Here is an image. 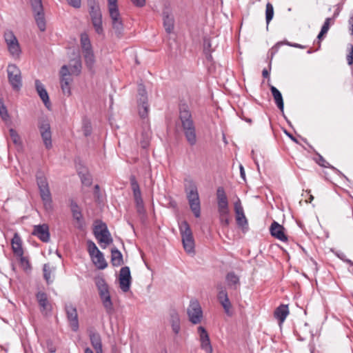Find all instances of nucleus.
Instances as JSON below:
<instances>
[{
    "label": "nucleus",
    "instance_id": "1a4fd4ad",
    "mask_svg": "<svg viewBox=\"0 0 353 353\" xmlns=\"http://www.w3.org/2000/svg\"><path fill=\"white\" fill-rule=\"evenodd\" d=\"M8 79L12 89L19 91L22 87L21 70L14 64H9L7 68Z\"/></svg>",
    "mask_w": 353,
    "mask_h": 353
},
{
    "label": "nucleus",
    "instance_id": "2eb2a0df",
    "mask_svg": "<svg viewBox=\"0 0 353 353\" xmlns=\"http://www.w3.org/2000/svg\"><path fill=\"white\" fill-rule=\"evenodd\" d=\"M5 40L8 45L10 53L14 57H19L21 50L18 41L12 32H8L5 34Z\"/></svg>",
    "mask_w": 353,
    "mask_h": 353
},
{
    "label": "nucleus",
    "instance_id": "7c9ffc66",
    "mask_svg": "<svg viewBox=\"0 0 353 353\" xmlns=\"http://www.w3.org/2000/svg\"><path fill=\"white\" fill-rule=\"evenodd\" d=\"M228 286L233 290H236L240 285L239 277L234 272H228L225 276Z\"/></svg>",
    "mask_w": 353,
    "mask_h": 353
},
{
    "label": "nucleus",
    "instance_id": "13d9d810",
    "mask_svg": "<svg viewBox=\"0 0 353 353\" xmlns=\"http://www.w3.org/2000/svg\"><path fill=\"white\" fill-rule=\"evenodd\" d=\"M47 349L50 353H54L56 352L55 347L52 344L51 342L49 341L47 343Z\"/></svg>",
    "mask_w": 353,
    "mask_h": 353
},
{
    "label": "nucleus",
    "instance_id": "20e7f679",
    "mask_svg": "<svg viewBox=\"0 0 353 353\" xmlns=\"http://www.w3.org/2000/svg\"><path fill=\"white\" fill-rule=\"evenodd\" d=\"M185 192L191 211L195 217H200L201 202L196 185L190 182L189 186L185 188Z\"/></svg>",
    "mask_w": 353,
    "mask_h": 353
},
{
    "label": "nucleus",
    "instance_id": "e433bc0d",
    "mask_svg": "<svg viewBox=\"0 0 353 353\" xmlns=\"http://www.w3.org/2000/svg\"><path fill=\"white\" fill-rule=\"evenodd\" d=\"M80 43L83 54L93 51L90 38L87 33H82L81 34Z\"/></svg>",
    "mask_w": 353,
    "mask_h": 353
},
{
    "label": "nucleus",
    "instance_id": "a18cd8bd",
    "mask_svg": "<svg viewBox=\"0 0 353 353\" xmlns=\"http://www.w3.org/2000/svg\"><path fill=\"white\" fill-rule=\"evenodd\" d=\"M274 17V8L272 3L268 2L266 4V9H265V20L267 24H269V23L271 21Z\"/></svg>",
    "mask_w": 353,
    "mask_h": 353
},
{
    "label": "nucleus",
    "instance_id": "4468645a",
    "mask_svg": "<svg viewBox=\"0 0 353 353\" xmlns=\"http://www.w3.org/2000/svg\"><path fill=\"white\" fill-rule=\"evenodd\" d=\"M138 92L139 97L138 99L139 113L141 117L145 118L148 116L149 110L146 90L143 85H139Z\"/></svg>",
    "mask_w": 353,
    "mask_h": 353
},
{
    "label": "nucleus",
    "instance_id": "c9c22d12",
    "mask_svg": "<svg viewBox=\"0 0 353 353\" xmlns=\"http://www.w3.org/2000/svg\"><path fill=\"white\" fill-rule=\"evenodd\" d=\"M270 90L278 108L283 112L284 108V103L281 93L273 85L270 87Z\"/></svg>",
    "mask_w": 353,
    "mask_h": 353
},
{
    "label": "nucleus",
    "instance_id": "864d4df0",
    "mask_svg": "<svg viewBox=\"0 0 353 353\" xmlns=\"http://www.w3.org/2000/svg\"><path fill=\"white\" fill-rule=\"evenodd\" d=\"M20 258V263L24 267L25 269L30 268V264L28 260L23 256V255L18 256Z\"/></svg>",
    "mask_w": 353,
    "mask_h": 353
},
{
    "label": "nucleus",
    "instance_id": "8fccbe9b",
    "mask_svg": "<svg viewBox=\"0 0 353 353\" xmlns=\"http://www.w3.org/2000/svg\"><path fill=\"white\" fill-rule=\"evenodd\" d=\"M88 251L90 256L98 253L100 250L97 247L96 244L92 241H88Z\"/></svg>",
    "mask_w": 353,
    "mask_h": 353
},
{
    "label": "nucleus",
    "instance_id": "603ef678",
    "mask_svg": "<svg viewBox=\"0 0 353 353\" xmlns=\"http://www.w3.org/2000/svg\"><path fill=\"white\" fill-rule=\"evenodd\" d=\"M0 116L3 120H6L8 118V113L7 109L3 104H1Z\"/></svg>",
    "mask_w": 353,
    "mask_h": 353
},
{
    "label": "nucleus",
    "instance_id": "3c124183",
    "mask_svg": "<svg viewBox=\"0 0 353 353\" xmlns=\"http://www.w3.org/2000/svg\"><path fill=\"white\" fill-rule=\"evenodd\" d=\"M334 18L328 17L325 19L323 25L321 27L322 33H327L331 25L334 24Z\"/></svg>",
    "mask_w": 353,
    "mask_h": 353
},
{
    "label": "nucleus",
    "instance_id": "f8f14e48",
    "mask_svg": "<svg viewBox=\"0 0 353 353\" xmlns=\"http://www.w3.org/2000/svg\"><path fill=\"white\" fill-rule=\"evenodd\" d=\"M38 128L44 145L47 149H50L52 145V133L50 125L46 119H41L39 121Z\"/></svg>",
    "mask_w": 353,
    "mask_h": 353
},
{
    "label": "nucleus",
    "instance_id": "774afa93",
    "mask_svg": "<svg viewBox=\"0 0 353 353\" xmlns=\"http://www.w3.org/2000/svg\"><path fill=\"white\" fill-rule=\"evenodd\" d=\"M286 134L293 141H294L296 143L298 142L297 139L294 137H293L291 134L287 133V132H286Z\"/></svg>",
    "mask_w": 353,
    "mask_h": 353
},
{
    "label": "nucleus",
    "instance_id": "6e6d98bb",
    "mask_svg": "<svg viewBox=\"0 0 353 353\" xmlns=\"http://www.w3.org/2000/svg\"><path fill=\"white\" fill-rule=\"evenodd\" d=\"M347 61L348 65H351L353 63V46H351L350 51L349 54L347 55Z\"/></svg>",
    "mask_w": 353,
    "mask_h": 353
},
{
    "label": "nucleus",
    "instance_id": "f3484780",
    "mask_svg": "<svg viewBox=\"0 0 353 353\" xmlns=\"http://www.w3.org/2000/svg\"><path fill=\"white\" fill-rule=\"evenodd\" d=\"M69 206L72 212V217L77 221L76 227L81 230L83 228L84 222L81 210L79 205L73 199H70Z\"/></svg>",
    "mask_w": 353,
    "mask_h": 353
},
{
    "label": "nucleus",
    "instance_id": "052dcab7",
    "mask_svg": "<svg viewBox=\"0 0 353 353\" xmlns=\"http://www.w3.org/2000/svg\"><path fill=\"white\" fill-rule=\"evenodd\" d=\"M286 44L290 46L297 48H301V49L304 48L303 46H302L301 44H299V43H291L290 42H287Z\"/></svg>",
    "mask_w": 353,
    "mask_h": 353
},
{
    "label": "nucleus",
    "instance_id": "ddd939ff",
    "mask_svg": "<svg viewBox=\"0 0 353 353\" xmlns=\"http://www.w3.org/2000/svg\"><path fill=\"white\" fill-rule=\"evenodd\" d=\"M94 234L101 243H103L105 245H109L112 242V239L106 225L102 222L94 226Z\"/></svg>",
    "mask_w": 353,
    "mask_h": 353
},
{
    "label": "nucleus",
    "instance_id": "c85d7f7f",
    "mask_svg": "<svg viewBox=\"0 0 353 353\" xmlns=\"http://www.w3.org/2000/svg\"><path fill=\"white\" fill-rule=\"evenodd\" d=\"M170 323L174 334H179L181 329L180 318L179 313L175 310H172L170 312Z\"/></svg>",
    "mask_w": 353,
    "mask_h": 353
},
{
    "label": "nucleus",
    "instance_id": "b1692460",
    "mask_svg": "<svg viewBox=\"0 0 353 353\" xmlns=\"http://www.w3.org/2000/svg\"><path fill=\"white\" fill-rule=\"evenodd\" d=\"M35 87L36 90L39 95L41 99L43 102L44 105L47 108H50V102L49 99L48 94L44 87V85L41 83L39 80L35 81Z\"/></svg>",
    "mask_w": 353,
    "mask_h": 353
},
{
    "label": "nucleus",
    "instance_id": "79ce46f5",
    "mask_svg": "<svg viewBox=\"0 0 353 353\" xmlns=\"http://www.w3.org/2000/svg\"><path fill=\"white\" fill-rule=\"evenodd\" d=\"M85 63L90 71H94V67L95 63V58L93 51L87 52L86 53L83 54Z\"/></svg>",
    "mask_w": 353,
    "mask_h": 353
},
{
    "label": "nucleus",
    "instance_id": "49530a36",
    "mask_svg": "<svg viewBox=\"0 0 353 353\" xmlns=\"http://www.w3.org/2000/svg\"><path fill=\"white\" fill-rule=\"evenodd\" d=\"M9 132L13 143L16 145H21L22 143L21 139L17 131L12 128H10Z\"/></svg>",
    "mask_w": 353,
    "mask_h": 353
},
{
    "label": "nucleus",
    "instance_id": "f257e3e1",
    "mask_svg": "<svg viewBox=\"0 0 353 353\" xmlns=\"http://www.w3.org/2000/svg\"><path fill=\"white\" fill-rule=\"evenodd\" d=\"M179 119L185 139L190 145H194L196 143V129L190 112L187 107L181 106L180 108Z\"/></svg>",
    "mask_w": 353,
    "mask_h": 353
},
{
    "label": "nucleus",
    "instance_id": "dca6fc26",
    "mask_svg": "<svg viewBox=\"0 0 353 353\" xmlns=\"http://www.w3.org/2000/svg\"><path fill=\"white\" fill-rule=\"evenodd\" d=\"M131 280L132 278L129 267L125 266L121 268L119 273V285L123 292H127L129 291Z\"/></svg>",
    "mask_w": 353,
    "mask_h": 353
},
{
    "label": "nucleus",
    "instance_id": "5fc2aeb1",
    "mask_svg": "<svg viewBox=\"0 0 353 353\" xmlns=\"http://www.w3.org/2000/svg\"><path fill=\"white\" fill-rule=\"evenodd\" d=\"M68 4L73 8H79L81 5V0H67Z\"/></svg>",
    "mask_w": 353,
    "mask_h": 353
},
{
    "label": "nucleus",
    "instance_id": "2f4dec72",
    "mask_svg": "<svg viewBox=\"0 0 353 353\" xmlns=\"http://www.w3.org/2000/svg\"><path fill=\"white\" fill-rule=\"evenodd\" d=\"M90 258L95 266L99 270H103L108 266V263L101 251L92 255Z\"/></svg>",
    "mask_w": 353,
    "mask_h": 353
},
{
    "label": "nucleus",
    "instance_id": "9b49d317",
    "mask_svg": "<svg viewBox=\"0 0 353 353\" xmlns=\"http://www.w3.org/2000/svg\"><path fill=\"white\" fill-rule=\"evenodd\" d=\"M72 81V79L70 77L68 65H63L60 70V83L63 94L67 97L71 94L70 83Z\"/></svg>",
    "mask_w": 353,
    "mask_h": 353
},
{
    "label": "nucleus",
    "instance_id": "4d7b16f0",
    "mask_svg": "<svg viewBox=\"0 0 353 353\" xmlns=\"http://www.w3.org/2000/svg\"><path fill=\"white\" fill-rule=\"evenodd\" d=\"M131 1L137 7H143L145 4V0H131Z\"/></svg>",
    "mask_w": 353,
    "mask_h": 353
},
{
    "label": "nucleus",
    "instance_id": "58836bf2",
    "mask_svg": "<svg viewBox=\"0 0 353 353\" xmlns=\"http://www.w3.org/2000/svg\"><path fill=\"white\" fill-rule=\"evenodd\" d=\"M55 269L51 267L49 264L46 263L43 265V277L48 284L52 283L54 279V272Z\"/></svg>",
    "mask_w": 353,
    "mask_h": 353
},
{
    "label": "nucleus",
    "instance_id": "412c9836",
    "mask_svg": "<svg viewBox=\"0 0 353 353\" xmlns=\"http://www.w3.org/2000/svg\"><path fill=\"white\" fill-rule=\"evenodd\" d=\"M65 312L72 330L74 332L77 331L79 329V321L76 307L72 305H66Z\"/></svg>",
    "mask_w": 353,
    "mask_h": 353
},
{
    "label": "nucleus",
    "instance_id": "473e14b6",
    "mask_svg": "<svg viewBox=\"0 0 353 353\" xmlns=\"http://www.w3.org/2000/svg\"><path fill=\"white\" fill-rule=\"evenodd\" d=\"M88 7L91 20L102 17L100 7L94 1H90L88 2Z\"/></svg>",
    "mask_w": 353,
    "mask_h": 353
},
{
    "label": "nucleus",
    "instance_id": "e2e57ef3",
    "mask_svg": "<svg viewBox=\"0 0 353 353\" xmlns=\"http://www.w3.org/2000/svg\"><path fill=\"white\" fill-rule=\"evenodd\" d=\"M349 23L350 25V32H351V34L353 35V14H352V16L350 17V20H349Z\"/></svg>",
    "mask_w": 353,
    "mask_h": 353
},
{
    "label": "nucleus",
    "instance_id": "c756f323",
    "mask_svg": "<svg viewBox=\"0 0 353 353\" xmlns=\"http://www.w3.org/2000/svg\"><path fill=\"white\" fill-rule=\"evenodd\" d=\"M36 297L42 312L50 310L51 305L46 293L39 292L37 294Z\"/></svg>",
    "mask_w": 353,
    "mask_h": 353
},
{
    "label": "nucleus",
    "instance_id": "f03ea898",
    "mask_svg": "<svg viewBox=\"0 0 353 353\" xmlns=\"http://www.w3.org/2000/svg\"><path fill=\"white\" fill-rule=\"evenodd\" d=\"M217 210L221 225L228 227L230 224L229 203L225 190L223 187H219L216 190Z\"/></svg>",
    "mask_w": 353,
    "mask_h": 353
},
{
    "label": "nucleus",
    "instance_id": "f704fd0d",
    "mask_svg": "<svg viewBox=\"0 0 353 353\" xmlns=\"http://www.w3.org/2000/svg\"><path fill=\"white\" fill-rule=\"evenodd\" d=\"M151 134L152 132L150 129H145L142 131L139 138V144L142 148L146 149L149 146Z\"/></svg>",
    "mask_w": 353,
    "mask_h": 353
},
{
    "label": "nucleus",
    "instance_id": "338daca9",
    "mask_svg": "<svg viewBox=\"0 0 353 353\" xmlns=\"http://www.w3.org/2000/svg\"><path fill=\"white\" fill-rule=\"evenodd\" d=\"M262 75L264 78H267L269 76V72L266 69H263L262 71Z\"/></svg>",
    "mask_w": 353,
    "mask_h": 353
},
{
    "label": "nucleus",
    "instance_id": "423d86ee",
    "mask_svg": "<svg viewBox=\"0 0 353 353\" xmlns=\"http://www.w3.org/2000/svg\"><path fill=\"white\" fill-rule=\"evenodd\" d=\"M96 285L97 286L100 298L106 312L108 314H112L114 312V307L109 292L108 285L103 279H99L97 281Z\"/></svg>",
    "mask_w": 353,
    "mask_h": 353
},
{
    "label": "nucleus",
    "instance_id": "09e8293b",
    "mask_svg": "<svg viewBox=\"0 0 353 353\" xmlns=\"http://www.w3.org/2000/svg\"><path fill=\"white\" fill-rule=\"evenodd\" d=\"M130 180L131 188H132V190L133 192V195L141 193L140 188H139V183H138L135 176H131Z\"/></svg>",
    "mask_w": 353,
    "mask_h": 353
},
{
    "label": "nucleus",
    "instance_id": "6e6552de",
    "mask_svg": "<svg viewBox=\"0 0 353 353\" xmlns=\"http://www.w3.org/2000/svg\"><path fill=\"white\" fill-rule=\"evenodd\" d=\"M34 17L39 29L43 32L46 28L43 8L41 0H30Z\"/></svg>",
    "mask_w": 353,
    "mask_h": 353
},
{
    "label": "nucleus",
    "instance_id": "a19ab883",
    "mask_svg": "<svg viewBox=\"0 0 353 353\" xmlns=\"http://www.w3.org/2000/svg\"><path fill=\"white\" fill-rule=\"evenodd\" d=\"M316 163L321 167L324 168H330L333 170L336 171L340 176L345 179L347 181H349L348 178L344 175L341 172L337 170L334 166L331 165L321 154H318V159H316Z\"/></svg>",
    "mask_w": 353,
    "mask_h": 353
},
{
    "label": "nucleus",
    "instance_id": "72a5a7b5",
    "mask_svg": "<svg viewBox=\"0 0 353 353\" xmlns=\"http://www.w3.org/2000/svg\"><path fill=\"white\" fill-rule=\"evenodd\" d=\"M289 314L288 307L286 305H281L274 311V316L282 323Z\"/></svg>",
    "mask_w": 353,
    "mask_h": 353
},
{
    "label": "nucleus",
    "instance_id": "680f3d73",
    "mask_svg": "<svg viewBox=\"0 0 353 353\" xmlns=\"http://www.w3.org/2000/svg\"><path fill=\"white\" fill-rule=\"evenodd\" d=\"M240 174H241V178L245 180V170H244V168L242 165H240Z\"/></svg>",
    "mask_w": 353,
    "mask_h": 353
},
{
    "label": "nucleus",
    "instance_id": "9d476101",
    "mask_svg": "<svg viewBox=\"0 0 353 353\" xmlns=\"http://www.w3.org/2000/svg\"><path fill=\"white\" fill-rule=\"evenodd\" d=\"M187 314L189 321L194 325L199 324L203 319V311L201 307L196 300H191L187 309Z\"/></svg>",
    "mask_w": 353,
    "mask_h": 353
},
{
    "label": "nucleus",
    "instance_id": "0eeeda50",
    "mask_svg": "<svg viewBox=\"0 0 353 353\" xmlns=\"http://www.w3.org/2000/svg\"><path fill=\"white\" fill-rule=\"evenodd\" d=\"M96 285L97 286L100 298L106 312L108 314H112L114 312V307L109 292L108 285L103 279H99L97 281Z\"/></svg>",
    "mask_w": 353,
    "mask_h": 353
},
{
    "label": "nucleus",
    "instance_id": "7ed1b4c3",
    "mask_svg": "<svg viewBox=\"0 0 353 353\" xmlns=\"http://www.w3.org/2000/svg\"><path fill=\"white\" fill-rule=\"evenodd\" d=\"M40 196L46 210L52 209V199L47 178L41 172L36 176Z\"/></svg>",
    "mask_w": 353,
    "mask_h": 353
},
{
    "label": "nucleus",
    "instance_id": "cd10ccee",
    "mask_svg": "<svg viewBox=\"0 0 353 353\" xmlns=\"http://www.w3.org/2000/svg\"><path fill=\"white\" fill-rule=\"evenodd\" d=\"M12 249L13 253L16 256L23 255V250L22 248V241L20 236L15 233L11 241Z\"/></svg>",
    "mask_w": 353,
    "mask_h": 353
},
{
    "label": "nucleus",
    "instance_id": "4c0bfd02",
    "mask_svg": "<svg viewBox=\"0 0 353 353\" xmlns=\"http://www.w3.org/2000/svg\"><path fill=\"white\" fill-rule=\"evenodd\" d=\"M68 69L70 71V75L72 74L75 75H79L81 71V61L79 58L72 60L69 64Z\"/></svg>",
    "mask_w": 353,
    "mask_h": 353
},
{
    "label": "nucleus",
    "instance_id": "69168bd1",
    "mask_svg": "<svg viewBox=\"0 0 353 353\" xmlns=\"http://www.w3.org/2000/svg\"><path fill=\"white\" fill-rule=\"evenodd\" d=\"M340 12H341V10L339 8L335 10V12H334L333 17H332V18H334V21L339 16Z\"/></svg>",
    "mask_w": 353,
    "mask_h": 353
},
{
    "label": "nucleus",
    "instance_id": "bf43d9fd",
    "mask_svg": "<svg viewBox=\"0 0 353 353\" xmlns=\"http://www.w3.org/2000/svg\"><path fill=\"white\" fill-rule=\"evenodd\" d=\"M203 46H204V51L206 52L207 51H209V48L211 47V44H210V42L209 41V39H204V43H203Z\"/></svg>",
    "mask_w": 353,
    "mask_h": 353
},
{
    "label": "nucleus",
    "instance_id": "ea45409f",
    "mask_svg": "<svg viewBox=\"0 0 353 353\" xmlns=\"http://www.w3.org/2000/svg\"><path fill=\"white\" fill-rule=\"evenodd\" d=\"M111 263L113 266H119L123 264V255L117 248L111 250Z\"/></svg>",
    "mask_w": 353,
    "mask_h": 353
},
{
    "label": "nucleus",
    "instance_id": "c03bdc74",
    "mask_svg": "<svg viewBox=\"0 0 353 353\" xmlns=\"http://www.w3.org/2000/svg\"><path fill=\"white\" fill-rule=\"evenodd\" d=\"M95 32L98 34H102L103 33V28L102 26V17L94 19L91 20Z\"/></svg>",
    "mask_w": 353,
    "mask_h": 353
},
{
    "label": "nucleus",
    "instance_id": "a211bd4d",
    "mask_svg": "<svg viewBox=\"0 0 353 353\" xmlns=\"http://www.w3.org/2000/svg\"><path fill=\"white\" fill-rule=\"evenodd\" d=\"M112 26L116 37L121 39L123 35L124 27L120 12L110 14Z\"/></svg>",
    "mask_w": 353,
    "mask_h": 353
},
{
    "label": "nucleus",
    "instance_id": "0e129e2a",
    "mask_svg": "<svg viewBox=\"0 0 353 353\" xmlns=\"http://www.w3.org/2000/svg\"><path fill=\"white\" fill-rule=\"evenodd\" d=\"M83 133L85 136H88L90 134L91 131L89 126L84 127Z\"/></svg>",
    "mask_w": 353,
    "mask_h": 353
},
{
    "label": "nucleus",
    "instance_id": "37998d69",
    "mask_svg": "<svg viewBox=\"0 0 353 353\" xmlns=\"http://www.w3.org/2000/svg\"><path fill=\"white\" fill-rule=\"evenodd\" d=\"M134 199L136 203L137 210L139 214L145 213L143 201L141 197V193L134 194Z\"/></svg>",
    "mask_w": 353,
    "mask_h": 353
},
{
    "label": "nucleus",
    "instance_id": "393cba45",
    "mask_svg": "<svg viewBox=\"0 0 353 353\" xmlns=\"http://www.w3.org/2000/svg\"><path fill=\"white\" fill-rule=\"evenodd\" d=\"M218 289L219 290L218 294V299L221 303V305L224 308L226 312H228L231 307V303L229 300L228 293L225 289L221 285L218 286Z\"/></svg>",
    "mask_w": 353,
    "mask_h": 353
},
{
    "label": "nucleus",
    "instance_id": "bb28decb",
    "mask_svg": "<svg viewBox=\"0 0 353 353\" xmlns=\"http://www.w3.org/2000/svg\"><path fill=\"white\" fill-rule=\"evenodd\" d=\"M163 19L165 31L170 33L174 29V17L168 9L163 11Z\"/></svg>",
    "mask_w": 353,
    "mask_h": 353
},
{
    "label": "nucleus",
    "instance_id": "a878e982",
    "mask_svg": "<svg viewBox=\"0 0 353 353\" xmlns=\"http://www.w3.org/2000/svg\"><path fill=\"white\" fill-rule=\"evenodd\" d=\"M89 337L92 347L94 348L97 353H103L101 338L96 331H90Z\"/></svg>",
    "mask_w": 353,
    "mask_h": 353
},
{
    "label": "nucleus",
    "instance_id": "de8ad7c7",
    "mask_svg": "<svg viewBox=\"0 0 353 353\" xmlns=\"http://www.w3.org/2000/svg\"><path fill=\"white\" fill-rule=\"evenodd\" d=\"M108 8L109 14L119 12L117 0H108Z\"/></svg>",
    "mask_w": 353,
    "mask_h": 353
},
{
    "label": "nucleus",
    "instance_id": "6ab92c4d",
    "mask_svg": "<svg viewBox=\"0 0 353 353\" xmlns=\"http://www.w3.org/2000/svg\"><path fill=\"white\" fill-rule=\"evenodd\" d=\"M197 332L201 342V348L207 353H212V347L211 345L209 334L205 327L203 326L198 327Z\"/></svg>",
    "mask_w": 353,
    "mask_h": 353
},
{
    "label": "nucleus",
    "instance_id": "4be33fe9",
    "mask_svg": "<svg viewBox=\"0 0 353 353\" xmlns=\"http://www.w3.org/2000/svg\"><path fill=\"white\" fill-rule=\"evenodd\" d=\"M285 228L275 221L272 223L270 227L271 235L282 242L288 241V236L285 234Z\"/></svg>",
    "mask_w": 353,
    "mask_h": 353
},
{
    "label": "nucleus",
    "instance_id": "39448f33",
    "mask_svg": "<svg viewBox=\"0 0 353 353\" xmlns=\"http://www.w3.org/2000/svg\"><path fill=\"white\" fill-rule=\"evenodd\" d=\"M182 243L185 252L188 254H194V240L190 227L187 221H183L179 225Z\"/></svg>",
    "mask_w": 353,
    "mask_h": 353
},
{
    "label": "nucleus",
    "instance_id": "5701e85b",
    "mask_svg": "<svg viewBox=\"0 0 353 353\" xmlns=\"http://www.w3.org/2000/svg\"><path fill=\"white\" fill-rule=\"evenodd\" d=\"M234 210L236 214V223L241 227L247 225L248 221L239 198H237V200L234 203Z\"/></svg>",
    "mask_w": 353,
    "mask_h": 353
},
{
    "label": "nucleus",
    "instance_id": "aec40b11",
    "mask_svg": "<svg viewBox=\"0 0 353 353\" xmlns=\"http://www.w3.org/2000/svg\"><path fill=\"white\" fill-rule=\"evenodd\" d=\"M32 234L39 238L43 242L47 243L50 241L49 227L47 224L34 225Z\"/></svg>",
    "mask_w": 353,
    "mask_h": 353
}]
</instances>
